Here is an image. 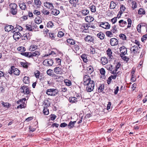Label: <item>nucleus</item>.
<instances>
[{"label": "nucleus", "mask_w": 147, "mask_h": 147, "mask_svg": "<svg viewBox=\"0 0 147 147\" xmlns=\"http://www.w3.org/2000/svg\"><path fill=\"white\" fill-rule=\"evenodd\" d=\"M51 120H54L56 118V116L54 114H51L50 116Z\"/></svg>", "instance_id": "nucleus-60"}, {"label": "nucleus", "mask_w": 147, "mask_h": 147, "mask_svg": "<svg viewBox=\"0 0 147 147\" xmlns=\"http://www.w3.org/2000/svg\"><path fill=\"white\" fill-rule=\"evenodd\" d=\"M121 65V64L120 62L117 63L115 67V71H117L118 69L120 67Z\"/></svg>", "instance_id": "nucleus-53"}, {"label": "nucleus", "mask_w": 147, "mask_h": 147, "mask_svg": "<svg viewBox=\"0 0 147 147\" xmlns=\"http://www.w3.org/2000/svg\"><path fill=\"white\" fill-rule=\"evenodd\" d=\"M9 12L13 15H16L17 13V6L14 3H11L9 5Z\"/></svg>", "instance_id": "nucleus-2"}, {"label": "nucleus", "mask_w": 147, "mask_h": 147, "mask_svg": "<svg viewBox=\"0 0 147 147\" xmlns=\"http://www.w3.org/2000/svg\"><path fill=\"white\" fill-rule=\"evenodd\" d=\"M65 84L66 85L69 86L71 85V82L70 80L67 79H65Z\"/></svg>", "instance_id": "nucleus-40"}, {"label": "nucleus", "mask_w": 147, "mask_h": 147, "mask_svg": "<svg viewBox=\"0 0 147 147\" xmlns=\"http://www.w3.org/2000/svg\"><path fill=\"white\" fill-rule=\"evenodd\" d=\"M32 27L31 25L28 24L26 25V29L30 31H32Z\"/></svg>", "instance_id": "nucleus-35"}, {"label": "nucleus", "mask_w": 147, "mask_h": 147, "mask_svg": "<svg viewBox=\"0 0 147 147\" xmlns=\"http://www.w3.org/2000/svg\"><path fill=\"white\" fill-rule=\"evenodd\" d=\"M84 84L87 86L86 90L88 92H90L94 89V83L93 80H91L90 77L88 75H85L83 77Z\"/></svg>", "instance_id": "nucleus-1"}, {"label": "nucleus", "mask_w": 147, "mask_h": 147, "mask_svg": "<svg viewBox=\"0 0 147 147\" xmlns=\"http://www.w3.org/2000/svg\"><path fill=\"white\" fill-rule=\"evenodd\" d=\"M64 67L62 66L56 67L54 69V72L57 74H61L64 72L63 69Z\"/></svg>", "instance_id": "nucleus-5"}, {"label": "nucleus", "mask_w": 147, "mask_h": 147, "mask_svg": "<svg viewBox=\"0 0 147 147\" xmlns=\"http://www.w3.org/2000/svg\"><path fill=\"white\" fill-rule=\"evenodd\" d=\"M53 60L51 59H46L43 61V64L46 66H51L53 65Z\"/></svg>", "instance_id": "nucleus-6"}, {"label": "nucleus", "mask_w": 147, "mask_h": 147, "mask_svg": "<svg viewBox=\"0 0 147 147\" xmlns=\"http://www.w3.org/2000/svg\"><path fill=\"white\" fill-rule=\"evenodd\" d=\"M82 13L84 16H86L88 14L89 11V10L86 9H85L82 10Z\"/></svg>", "instance_id": "nucleus-27"}, {"label": "nucleus", "mask_w": 147, "mask_h": 147, "mask_svg": "<svg viewBox=\"0 0 147 147\" xmlns=\"http://www.w3.org/2000/svg\"><path fill=\"white\" fill-rule=\"evenodd\" d=\"M106 34L107 36L109 37L113 35L112 32L111 31H107L106 32Z\"/></svg>", "instance_id": "nucleus-61"}, {"label": "nucleus", "mask_w": 147, "mask_h": 147, "mask_svg": "<svg viewBox=\"0 0 147 147\" xmlns=\"http://www.w3.org/2000/svg\"><path fill=\"white\" fill-rule=\"evenodd\" d=\"M37 46L34 45L30 46L29 49L30 51H34L37 49Z\"/></svg>", "instance_id": "nucleus-34"}, {"label": "nucleus", "mask_w": 147, "mask_h": 147, "mask_svg": "<svg viewBox=\"0 0 147 147\" xmlns=\"http://www.w3.org/2000/svg\"><path fill=\"white\" fill-rule=\"evenodd\" d=\"M114 93L115 94H117L119 90V86H117L116 88L114 90Z\"/></svg>", "instance_id": "nucleus-64"}, {"label": "nucleus", "mask_w": 147, "mask_h": 147, "mask_svg": "<svg viewBox=\"0 0 147 147\" xmlns=\"http://www.w3.org/2000/svg\"><path fill=\"white\" fill-rule=\"evenodd\" d=\"M74 97L76 98V99H77L78 101L80 100L82 98L80 94H75Z\"/></svg>", "instance_id": "nucleus-46"}, {"label": "nucleus", "mask_w": 147, "mask_h": 147, "mask_svg": "<svg viewBox=\"0 0 147 147\" xmlns=\"http://www.w3.org/2000/svg\"><path fill=\"white\" fill-rule=\"evenodd\" d=\"M43 13L45 15H48L49 14V12L48 11L45 9H43L42 11Z\"/></svg>", "instance_id": "nucleus-55"}, {"label": "nucleus", "mask_w": 147, "mask_h": 147, "mask_svg": "<svg viewBox=\"0 0 147 147\" xmlns=\"http://www.w3.org/2000/svg\"><path fill=\"white\" fill-rule=\"evenodd\" d=\"M21 54L28 58L32 57L31 52L21 53Z\"/></svg>", "instance_id": "nucleus-18"}, {"label": "nucleus", "mask_w": 147, "mask_h": 147, "mask_svg": "<svg viewBox=\"0 0 147 147\" xmlns=\"http://www.w3.org/2000/svg\"><path fill=\"white\" fill-rule=\"evenodd\" d=\"M34 14L36 15H40V12L37 10H35L33 11Z\"/></svg>", "instance_id": "nucleus-58"}, {"label": "nucleus", "mask_w": 147, "mask_h": 147, "mask_svg": "<svg viewBox=\"0 0 147 147\" xmlns=\"http://www.w3.org/2000/svg\"><path fill=\"white\" fill-rule=\"evenodd\" d=\"M68 44L71 45H74L75 44V41L72 39L69 38L66 40Z\"/></svg>", "instance_id": "nucleus-23"}, {"label": "nucleus", "mask_w": 147, "mask_h": 147, "mask_svg": "<svg viewBox=\"0 0 147 147\" xmlns=\"http://www.w3.org/2000/svg\"><path fill=\"white\" fill-rule=\"evenodd\" d=\"M64 35V33L61 31H59L58 32V36L59 37H62Z\"/></svg>", "instance_id": "nucleus-54"}, {"label": "nucleus", "mask_w": 147, "mask_h": 147, "mask_svg": "<svg viewBox=\"0 0 147 147\" xmlns=\"http://www.w3.org/2000/svg\"><path fill=\"white\" fill-rule=\"evenodd\" d=\"M127 21L128 22V25L127 26V28H128L131 27L132 23V21L131 19L129 18H128L127 20Z\"/></svg>", "instance_id": "nucleus-50"}, {"label": "nucleus", "mask_w": 147, "mask_h": 147, "mask_svg": "<svg viewBox=\"0 0 147 147\" xmlns=\"http://www.w3.org/2000/svg\"><path fill=\"white\" fill-rule=\"evenodd\" d=\"M13 28V26L11 25H6L5 26L4 30L6 32H9L12 30Z\"/></svg>", "instance_id": "nucleus-13"}, {"label": "nucleus", "mask_w": 147, "mask_h": 147, "mask_svg": "<svg viewBox=\"0 0 147 147\" xmlns=\"http://www.w3.org/2000/svg\"><path fill=\"white\" fill-rule=\"evenodd\" d=\"M104 87L103 85H100L98 88V92H102L104 90Z\"/></svg>", "instance_id": "nucleus-36"}, {"label": "nucleus", "mask_w": 147, "mask_h": 147, "mask_svg": "<svg viewBox=\"0 0 147 147\" xmlns=\"http://www.w3.org/2000/svg\"><path fill=\"white\" fill-rule=\"evenodd\" d=\"M27 63H28L26 62L24 63L21 62V65L23 67L27 68L28 67Z\"/></svg>", "instance_id": "nucleus-48"}, {"label": "nucleus", "mask_w": 147, "mask_h": 147, "mask_svg": "<svg viewBox=\"0 0 147 147\" xmlns=\"http://www.w3.org/2000/svg\"><path fill=\"white\" fill-rule=\"evenodd\" d=\"M29 77L27 76H25L24 78L23 79V82L25 84H28L29 82Z\"/></svg>", "instance_id": "nucleus-32"}, {"label": "nucleus", "mask_w": 147, "mask_h": 147, "mask_svg": "<svg viewBox=\"0 0 147 147\" xmlns=\"http://www.w3.org/2000/svg\"><path fill=\"white\" fill-rule=\"evenodd\" d=\"M81 57L84 62H87V59H86L87 57L86 55L84 54H82L81 55Z\"/></svg>", "instance_id": "nucleus-45"}, {"label": "nucleus", "mask_w": 147, "mask_h": 147, "mask_svg": "<svg viewBox=\"0 0 147 147\" xmlns=\"http://www.w3.org/2000/svg\"><path fill=\"white\" fill-rule=\"evenodd\" d=\"M100 61L101 63L103 65H105L108 62L107 59L105 57H102L100 59Z\"/></svg>", "instance_id": "nucleus-21"}, {"label": "nucleus", "mask_w": 147, "mask_h": 147, "mask_svg": "<svg viewBox=\"0 0 147 147\" xmlns=\"http://www.w3.org/2000/svg\"><path fill=\"white\" fill-rule=\"evenodd\" d=\"M106 52H107V54L108 55L109 57H111H111H112V52L111 49L110 48L108 49L107 50V51Z\"/></svg>", "instance_id": "nucleus-28"}, {"label": "nucleus", "mask_w": 147, "mask_h": 147, "mask_svg": "<svg viewBox=\"0 0 147 147\" xmlns=\"http://www.w3.org/2000/svg\"><path fill=\"white\" fill-rule=\"evenodd\" d=\"M76 122V121L74 122L70 121L68 125V128L70 129L73 127L74 126V124Z\"/></svg>", "instance_id": "nucleus-33"}, {"label": "nucleus", "mask_w": 147, "mask_h": 147, "mask_svg": "<svg viewBox=\"0 0 147 147\" xmlns=\"http://www.w3.org/2000/svg\"><path fill=\"white\" fill-rule=\"evenodd\" d=\"M21 88L23 90V92L24 94H28L30 93V91L28 88L27 87L23 86L21 87Z\"/></svg>", "instance_id": "nucleus-19"}, {"label": "nucleus", "mask_w": 147, "mask_h": 147, "mask_svg": "<svg viewBox=\"0 0 147 147\" xmlns=\"http://www.w3.org/2000/svg\"><path fill=\"white\" fill-rule=\"evenodd\" d=\"M40 54V53L38 51H36L34 52L31 53L32 57H33L36 56L37 55L38 56Z\"/></svg>", "instance_id": "nucleus-31"}, {"label": "nucleus", "mask_w": 147, "mask_h": 147, "mask_svg": "<svg viewBox=\"0 0 147 147\" xmlns=\"http://www.w3.org/2000/svg\"><path fill=\"white\" fill-rule=\"evenodd\" d=\"M21 34L19 32H16L13 36L14 39L16 40H17L21 37Z\"/></svg>", "instance_id": "nucleus-12"}, {"label": "nucleus", "mask_w": 147, "mask_h": 147, "mask_svg": "<svg viewBox=\"0 0 147 147\" xmlns=\"http://www.w3.org/2000/svg\"><path fill=\"white\" fill-rule=\"evenodd\" d=\"M19 6L20 8L22 10H25L26 9V4L24 2L20 3Z\"/></svg>", "instance_id": "nucleus-15"}, {"label": "nucleus", "mask_w": 147, "mask_h": 147, "mask_svg": "<svg viewBox=\"0 0 147 147\" xmlns=\"http://www.w3.org/2000/svg\"><path fill=\"white\" fill-rule=\"evenodd\" d=\"M100 26L106 29H109L110 27V25L107 22H102Z\"/></svg>", "instance_id": "nucleus-8"}, {"label": "nucleus", "mask_w": 147, "mask_h": 147, "mask_svg": "<svg viewBox=\"0 0 147 147\" xmlns=\"http://www.w3.org/2000/svg\"><path fill=\"white\" fill-rule=\"evenodd\" d=\"M18 49L20 51L22 52H24L26 51V49L24 47H19L18 48Z\"/></svg>", "instance_id": "nucleus-47"}, {"label": "nucleus", "mask_w": 147, "mask_h": 147, "mask_svg": "<svg viewBox=\"0 0 147 147\" xmlns=\"http://www.w3.org/2000/svg\"><path fill=\"white\" fill-rule=\"evenodd\" d=\"M57 90L55 89H48L46 92V94L49 95L55 96L58 93Z\"/></svg>", "instance_id": "nucleus-4"}, {"label": "nucleus", "mask_w": 147, "mask_h": 147, "mask_svg": "<svg viewBox=\"0 0 147 147\" xmlns=\"http://www.w3.org/2000/svg\"><path fill=\"white\" fill-rule=\"evenodd\" d=\"M119 25L121 27H123L126 26L127 24V22L123 20H121L119 22Z\"/></svg>", "instance_id": "nucleus-17"}, {"label": "nucleus", "mask_w": 147, "mask_h": 147, "mask_svg": "<svg viewBox=\"0 0 147 147\" xmlns=\"http://www.w3.org/2000/svg\"><path fill=\"white\" fill-rule=\"evenodd\" d=\"M40 72L38 70H36L34 73V75L35 77L37 78H38L40 76Z\"/></svg>", "instance_id": "nucleus-43"}, {"label": "nucleus", "mask_w": 147, "mask_h": 147, "mask_svg": "<svg viewBox=\"0 0 147 147\" xmlns=\"http://www.w3.org/2000/svg\"><path fill=\"white\" fill-rule=\"evenodd\" d=\"M69 2L71 4H73L74 3H76L78 1V0H69Z\"/></svg>", "instance_id": "nucleus-62"}, {"label": "nucleus", "mask_w": 147, "mask_h": 147, "mask_svg": "<svg viewBox=\"0 0 147 147\" xmlns=\"http://www.w3.org/2000/svg\"><path fill=\"white\" fill-rule=\"evenodd\" d=\"M120 38L123 40H125L126 39V37L125 35L124 34H121L119 36Z\"/></svg>", "instance_id": "nucleus-49"}, {"label": "nucleus", "mask_w": 147, "mask_h": 147, "mask_svg": "<svg viewBox=\"0 0 147 147\" xmlns=\"http://www.w3.org/2000/svg\"><path fill=\"white\" fill-rule=\"evenodd\" d=\"M25 34H26V36L27 37L28 39H30V37L32 35L31 33H26Z\"/></svg>", "instance_id": "nucleus-63"}, {"label": "nucleus", "mask_w": 147, "mask_h": 147, "mask_svg": "<svg viewBox=\"0 0 147 147\" xmlns=\"http://www.w3.org/2000/svg\"><path fill=\"white\" fill-rule=\"evenodd\" d=\"M90 24H85L83 26H82V27L83 28V29H84V30H86L89 27H90Z\"/></svg>", "instance_id": "nucleus-42"}, {"label": "nucleus", "mask_w": 147, "mask_h": 147, "mask_svg": "<svg viewBox=\"0 0 147 147\" xmlns=\"http://www.w3.org/2000/svg\"><path fill=\"white\" fill-rule=\"evenodd\" d=\"M56 63H57L58 65H60L61 64V60L59 58H56L55 59Z\"/></svg>", "instance_id": "nucleus-56"}, {"label": "nucleus", "mask_w": 147, "mask_h": 147, "mask_svg": "<svg viewBox=\"0 0 147 147\" xmlns=\"http://www.w3.org/2000/svg\"><path fill=\"white\" fill-rule=\"evenodd\" d=\"M69 100L70 102H71L72 103H75L78 101V100L76 99V98L74 97H70L69 98Z\"/></svg>", "instance_id": "nucleus-25"}, {"label": "nucleus", "mask_w": 147, "mask_h": 147, "mask_svg": "<svg viewBox=\"0 0 147 147\" xmlns=\"http://www.w3.org/2000/svg\"><path fill=\"white\" fill-rule=\"evenodd\" d=\"M85 20L86 22H90L93 21L94 18L93 17L90 16H88L85 18Z\"/></svg>", "instance_id": "nucleus-16"}, {"label": "nucleus", "mask_w": 147, "mask_h": 147, "mask_svg": "<svg viewBox=\"0 0 147 147\" xmlns=\"http://www.w3.org/2000/svg\"><path fill=\"white\" fill-rule=\"evenodd\" d=\"M51 12L52 14L54 15H57L59 13V11L55 9H53Z\"/></svg>", "instance_id": "nucleus-26"}, {"label": "nucleus", "mask_w": 147, "mask_h": 147, "mask_svg": "<svg viewBox=\"0 0 147 147\" xmlns=\"http://www.w3.org/2000/svg\"><path fill=\"white\" fill-rule=\"evenodd\" d=\"M86 41L89 42H93L94 38L93 36H91L88 35L84 38Z\"/></svg>", "instance_id": "nucleus-10"}, {"label": "nucleus", "mask_w": 147, "mask_h": 147, "mask_svg": "<svg viewBox=\"0 0 147 147\" xmlns=\"http://www.w3.org/2000/svg\"><path fill=\"white\" fill-rule=\"evenodd\" d=\"M146 12L144 9L142 8H140L138 10V14L140 15H142L145 14Z\"/></svg>", "instance_id": "nucleus-22"}, {"label": "nucleus", "mask_w": 147, "mask_h": 147, "mask_svg": "<svg viewBox=\"0 0 147 147\" xmlns=\"http://www.w3.org/2000/svg\"><path fill=\"white\" fill-rule=\"evenodd\" d=\"M42 20L39 17L37 16L35 18L34 20L35 22L37 24H39L42 22Z\"/></svg>", "instance_id": "nucleus-20"}, {"label": "nucleus", "mask_w": 147, "mask_h": 147, "mask_svg": "<svg viewBox=\"0 0 147 147\" xmlns=\"http://www.w3.org/2000/svg\"><path fill=\"white\" fill-rule=\"evenodd\" d=\"M35 4L38 7H40L41 5V3L40 0H34Z\"/></svg>", "instance_id": "nucleus-29"}, {"label": "nucleus", "mask_w": 147, "mask_h": 147, "mask_svg": "<svg viewBox=\"0 0 147 147\" xmlns=\"http://www.w3.org/2000/svg\"><path fill=\"white\" fill-rule=\"evenodd\" d=\"M120 51L121 53L123 55H124L127 54V49L124 46H123L121 47L120 48Z\"/></svg>", "instance_id": "nucleus-11"}, {"label": "nucleus", "mask_w": 147, "mask_h": 147, "mask_svg": "<svg viewBox=\"0 0 147 147\" xmlns=\"http://www.w3.org/2000/svg\"><path fill=\"white\" fill-rule=\"evenodd\" d=\"M100 74L102 75H104L105 73V70L103 68H102L100 70Z\"/></svg>", "instance_id": "nucleus-57"}, {"label": "nucleus", "mask_w": 147, "mask_h": 147, "mask_svg": "<svg viewBox=\"0 0 147 147\" xmlns=\"http://www.w3.org/2000/svg\"><path fill=\"white\" fill-rule=\"evenodd\" d=\"M125 9V7L123 6V5H121L120 11L119 12V13L120 15H121L123 13Z\"/></svg>", "instance_id": "nucleus-30"}, {"label": "nucleus", "mask_w": 147, "mask_h": 147, "mask_svg": "<svg viewBox=\"0 0 147 147\" xmlns=\"http://www.w3.org/2000/svg\"><path fill=\"white\" fill-rule=\"evenodd\" d=\"M43 113L45 115H48L49 114L48 109L46 107L44 108L43 110Z\"/></svg>", "instance_id": "nucleus-41"}, {"label": "nucleus", "mask_w": 147, "mask_h": 147, "mask_svg": "<svg viewBox=\"0 0 147 147\" xmlns=\"http://www.w3.org/2000/svg\"><path fill=\"white\" fill-rule=\"evenodd\" d=\"M20 72V71L13 66H11L8 71V73L12 75L13 73L16 76L19 75Z\"/></svg>", "instance_id": "nucleus-3"}, {"label": "nucleus", "mask_w": 147, "mask_h": 147, "mask_svg": "<svg viewBox=\"0 0 147 147\" xmlns=\"http://www.w3.org/2000/svg\"><path fill=\"white\" fill-rule=\"evenodd\" d=\"M87 70L88 71V73L91 74L94 71L93 68L92 66H90L88 67L87 68Z\"/></svg>", "instance_id": "nucleus-39"}, {"label": "nucleus", "mask_w": 147, "mask_h": 147, "mask_svg": "<svg viewBox=\"0 0 147 147\" xmlns=\"http://www.w3.org/2000/svg\"><path fill=\"white\" fill-rule=\"evenodd\" d=\"M91 11L92 12H95L96 11V7L94 5H91L89 7Z\"/></svg>", "instance_id": "nucleus-37"}, {"label": "nucleus", "mask_w": 147, "mask_h": 147, "mask_svg": "<svg viewBox=\"0 0 147 147\" xmlns=\"http://www.w3.org/2000/svg\"><path fill=\"white\" fill-rule=\"evenodd\" d=\"M97 36L101 40H102L104 38L105 35L102 32H100L97 34Z\"/></svg>", "instance_id": "nucleus-24"}, {"label": "nucleus", "mask_w": 147, "mask_h": 147, "mask_svg": "<svg viewBox=\"0 0 147 147\" xmlns=\"http://www.w3.org/2000/svg\"><path fill=\"white\" fill-rule=\"evenodd\" d=\"M115 6L116 4L113 1H112L111 2L110 5V9H113L115 8Z\"/></svg>", "instance_id": "nucleus-38"}, {"label": "nucleus", "mask_w": 147, "mask_h": 147, "mask_svg": "<svg viewBox=\"0 0 147 147\" xmlns=\"http://www.w3.org/2000/svg\"><path fill=\"white\" fill-rule=\"evenodd\" d=\"M131 51L133 52L134 53H136L138 52V46L134 45L131 48Z\"/></svg>", "instance_id": "nucleus-14"}, {"label": "nucleus", "mask_w": 147, "mask_h": 147, "mask_svg": "<svg viewBox=\"0 0 147 147\" xmlns=\"http://www.w3.org/2000/svg\"><path fill=\"white\" fill-rule=\"evenodd\" d=\"M44 5L45 7L51 9H53L54 7L53 4L52 3L47 2H44Z\"/></svg>", "instance_id": "nucleus-9"}, {"label": "nucleus", "mask_w": 147, "mask_h": 147, "mask_svg": "<svg viewBox=\"0 0 147 147\" xmlns=\"http://www.w3.org/2000/svg\"><path fill=\"white\" fill-rule=\"evenodd\" d=\"M117 31V28L116 25H114L112 27V29L111 30V32L113 33H115Z\"/></svg>", "instance_id": "nucleus-44"}, {"label": "nucleus", "mask_w": 147, "mask_h": 147, "mask_svg": "<svg viewBox=\"0 0 147 147\" xmlns=\"http://www.w3.org/2000/svg\"><path fill=\"white\" fill-rule=\"evenodd\" d=\"M21 37L22 40L26 41L28 40L25 34H24L22 36L21 35Z\"/></svg>", "instance_id": "nucleus-52"}, {"label": "nucleus", "mask_w": 147, "mask_h": 147, "mask_svg": "<svg viewBox=\"0 0 147 147\" xmlns=\"http://www.w3.org/2000/svg\"><path fill=\"white\" fill-rule=\"evenodd\" d=\"M110 44L112 46H114L117 45L118 41L117 39L115 38H111L110 41Z\"/></svg>", "instance_id": "nucleus-7"}, {"label": "nucleus", "mask_w": 147, "mask_h": 147, "mask_svg": "<svg viewBox=\"0 0 147 147\" xmlns=\"http://www.w3.org/2000/svg\"><path fill=\"white\" fill-rule=\"evenodd\" d=\"M147 39V34L144 35L142 38H141V40L142 42H144V40Z\"/></svg>", "instance_id": "nucleus-59"}, {"label": "nucleus", "mask_w": 147, "mask_h": 147, "mask_svg": "<svg viewBox=\"0 0 147 147\" xmlns=\"http://www.w3.org/2000/svg\"><path fill=\"white\" fill-rule=\"evenodd\" d=\"M53 26V23L51 21L49 22L47 24V26L48 27H52Z\"/></svg>", "instance_id": "nucleus-51"}]
</instances>
